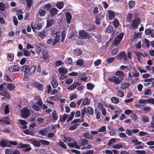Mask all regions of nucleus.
<instances>
[{
  "instance_id": "6e6552de",
  "label": "nucleus",
  "mask_w": 154,
  "mask_h": 154,
  "mask_svg": "<svg viewBox=\"0 0 154 154\" xmlns=\"http://www.w3.org/2000/svg\"><path fill=\"white\" fill-rule=\"evenodd\" d=\"M79 38L81 39H84L86 38L88 34L87 32L84 30H82L79 32Z\"/></svg>"
},
{
  "instance_id": "864d4df0",
  "label": "nucleus",
  "mask_w": 154,
  "mask_h": 154,
  "mask_svg": "<svg viewBox=\"0 0 154 154\" xmlns=\"http://www.w3.org/2000/svg\"><path fill=\"white\" fill-rule=\"evenodd\" d=\"M123 145L121 144H118L112 146V148L116 149H119L120 148L122 147Z\"/></svg>"
},
{
  "instance_id": "39448f33",
  "label": "nucleus",
  "mask_w": 154,
  "mask_h": 154,
  "mask_svg": "<svg viewBox=\"0 0 154 154\" xmlns=\"http://www.w3.org/2000/svg\"><path fill=\"white\" fill-rule=\"evenodd\" d=\"M21 114L23 118H26L30 116L29 111L26 108H24L21 111Z\"/></svg>"
},
{
  "instance_id": "c03bdc74",
  "label": "nucleus",
  "mask_w": 154,
  "mask_h": 154,
  "mask_svg": "<svg viewBox=\"0 0 154 154\" xmlns=\"http://www.w3.org/2000/svg\"><path fill=\"white\" fill-rule=\"evenodd\" d=\"M66 32L65 30L62 31L61 33V42H63L65 40L66 36Z\"/></svg>"
},
{
  "instance_id": "4d7b16f0",
  "label": "nucleus",
  "mask_w": 154,
  "mask_h": 154,
  "mask_svg": "<svg viewBox=\"0 0 154 154\" xmlns=\"http://www.w3.org/2000/svg\"><path fill=\"white\" fill-rule=\"evenodd\" d=\"M78 125V124H75L73 125L70 126L69 128V129L70 130H74L76 128V127H77Z\"/></svg>"
},
{
  "instance_id": "4be33fe9",
  "label": "nucleus",
  "mask_w": 154,
  "mask_h": 154,
  "mask_svg": "<svg viewBox=\"0 0 154 154\" xmlns=\"http://www.w3.org/2000/svg\"><path fill=\"white\" fill-rule=\"evenodd\" d=\"M68 117V114H64L63 115V117H62V115L60 116V121L61 122H65L66 119Z\"/></svg>"
},
{
  "instance_id": "c85d7f7f",
  "label": "nucleus",
  "mask_w": 154,
  "mask_h": 154,
  "mask_svg": "<svg viewBox=\"0 0 154 154\" xmlns=\"http://www.w3.org/2000/svg\"><path fill=\"white\" fill-rule=\"evenodd\" d=\"M30 142L35 146L39 147L41 145L40 141L39 142L36 140H33L32 141H31Z\"/></svg>"
},
{
  "instance_id": "9d476101",
  "label": "nucleus",
  "mask_w": 154,
  "mask_h": 154,
  "mask_svg": "<svg viewBox=\"0 0 154 154\" xmlns=\"http://www.w3.org/2000/svg\"><path fill=\"white\" fill-rule=\"evenodd\" d=\"M9 116L5 117L3 118L2 119L0 120V123L1 124H2L4 123L7 125H9L10 122H9Z\"/></svg>"
},
{
  "instance_id": "338daca9",
  "label": "nucleus",
  "mask_w": 154,
  "mask_h": 154,
  "mask_svg": "<svg viewBox=\"0 0 154 154\" xmlns=\"http://www.w3.org/2000/svg\"><path fill=\"white\" fill-rule=\"evenodd\" d=\"M0 146L3 147H4L7 146V143L5 141L2 140L0 142Z\"/></svg>"
},
{
  "instance_id": "1a4fd4ad",
  "label": "nucleus",
  "mask_w": 154,
  "mask_h": 154,
  "mask_svg": "<svg viewBox=\"0 0 154 154\" xmlns=\"http://www.w3.org/2000/svg\"><path fill=\"white\" fill-rule=\"evenodd\" d=\"M98 106L99 110L101 111L102 115L105 116L106 114V109L103 107V104L100 103H99Z\"/></svg>"
},
{
  "instance_id": "f8f14e48",
  "label": "nucleus",
  "mask_w": 154,
  "mask_h": 154,
  "mask_svg": "<svg viewBox=\"0 0 154 154\" xmlns=\"http://www.w3.org/2000/svg\"><path fill=\"white\" fill-rule=\"evenodd\" d=\"M8 70L10 72H14L18 71L19 70V68L17 66L15 65L10 66L8 68Z\"/></svg>"
},
{
  "instance_id": "dca6fc26",
  "label": "nucleus",
  "mask_w": 154,
  "mask_h": 154,
  "mask_svg": "<svg viewBox=\"0 0 154 154\" xmlns=\"http://www.w3.org/2000/svg\"><path fill=\"white\" fill-rule=\"evenodd\" d=\"M51 84L52 87L54 88H57L58 85V82L56 79L54 77L52 78Z\"/></svg>"
},
{
  "instance_id": "20e7f679",
  "label": "nucleus",
  "mask_w": 154,
  "mask_h": 154,
  "mask_svg": "<svg viewBox=\"0 0 154 154\" xmlns=\"http://www.w3.org/2000/svg\"><path fill=\"white\" fill-rule=\"evenodd\" d=\"M118 59H123L124 61H126L128 60V57L125 51L120 52L117 56Z\"/></svg>"
},
{
  "instance_id": "de8ad7c7",
  "label": "nucleus",
  "mask_w": 154,
  "mask_h": 154,
  "mask_svg": "<svg viewBox=\"0 0 154 154\" xmlns=\"http://www.w3.org/2000/svg\"><path fill=\"white\" fill-rule=\"evenodd\" d=\"M39 141L43 145H49L50 144L49 142L46 140H40Z\"/></svg>"
},
{
  "instance_id": "f257e3e1",
  "label": "nucleus",
  "mask_w": 154,
  "mask_h": 154,
  "mask_svg": "<svg viewBox=\"0 0 154 154\" xmlns=\"http://www.w3.org/2000/svg\"><path fill=\"white\" fill-rule=\"evenodd\" d=\"M116 76L112 75L109 77L108 79L115 84L118 85L120 84L124 79L125 75L122 72L117 71L115 73Z\"/></svg>"
},
{
  "instance_id": "c756f323",
  "label": "nucleus",
  "mask_w": 154,
  "mask_h": 154,
  "mask_svg": "<svg viewBox=\"0 0 154 154\" xmlns=\"http://www.w3.org/2000/svg\"><path fill=\"white\" fill-rule=\"evenodd\" d=\"M51 7V5L50 3H48L44 5L42 7V8L44 9H45L47 11H48L50 10Z\"/></svg>"
},
{
  "instance_id": "a878e982",
  "label": "nucleus",
  "mask_w": 154,
  "mask_h": 154,
  "mask_svg": "<svg viewBox=\"0 0 154 154\" xmlns=\"http://www.w3.org/2000/svg\"><path fill=\"white\" fill-rule=\"evenodd\" d=\"M6 87L9 90L11 91L14 89L15 86L11 83H9L7 84Z\"/></svg>"
},
{
  "instance_id": "680f3d73",
  "label": "nucleus",
  "mask_w": 154,
  "mask_h": 154,
  "mask_svg": "<svg viewBox=\"0 0 154 154\" xmlns=\"http://www.w3.org/2000/svg\"><path fill=\"white\" fill-rule=\"evenodd\" d=\"M63 64V63L61 60H57L55 63V65L56 66H60Z\"/></svg>"
},
{
  "instance_id": "e433bc0d",
  "label": "nucleus",
  "mask_w": 154,
  "mask_h": 154,
  "mask_svg": "<svg viewBox=\"0 0 154 154\" xmlns=\"http://www.w3.org/2000/svg\"><path fill=\"white\" fill-rule=\"evenodd\" d=\"M116 139L114 138L110 139L107 143V144L108 145L111 146L113 144L116 143Z\"/></svg>"
},
{
  "instance_id": "a211bd4d",
  "label": "nucleus",
  "mask_w": 154,
  "mask_h": 154,
  "mask_svg": "<svg viewBox=\"0 0 154 154\" xmlns=\"http://www.w3.org/2000/svg\"><path fill=\"white\" fill-rule=\"evenodd\" d=\"M58 71L60 74H61L65 75L67 72V69L64 66L59 68Z\"/></svg>"
},
{
  "instance_id": "aec40b11",
  "label": "nucleus",
  "mask_w": 154,
  "mask_h": 154,
  "mask_svg": "<svg viewBox=\"0 0 154 154\" xmlns=\"http://www.w3.org/2000/svg\"><path fill=\"white\" fill-rule=\"evenodd\" d=\"M47 13L46 11L44 9L40 8L38 11V13L40 17H43Z\"/></svg>"
},
{
  "instance_id": "58836bf2",
  "label": "nucleus",
  "mask_w": 154,
  "mask_h": 154,
  "mask_svg": "<svg viewBox=\"0 0 154 154\" xmlns=\"http://www.w3.org/2000/svg\"><path fill=\"white\" fill-rule=\"evenodd\" d=\"M142 121L144 122H148L149 121V118L146 115L141 116Z\"/></svg>"
},
{
  "instance_id": "c9c22d12",
  "label": "nucleus",
  "mask_w": 154,
  "mask_h": 154,
  "mask_svg": "<svg viewBox=\"0 0 154 154\" xmlns=\"http://www.w3.org/2000/svg\"><path fill=\"white\" fill-rule=\"evenodd\" d=\"M87 89L89 90H92L94 87V85L90 83H88L87 84Z\"/></svg>"
},
{
  "instance_id": "4468645a",
  "label": "nucleus",
  "mask_w": 154,
  "mask_h": 154,
  "mask_svg": "<svg viewBox=\"0 0 154 154\" xmlns=\"http://www.w3.org/2000/svg\"><path fill=\"white\" fill-rule=\"evenodd\" d=\"M43 58L46 60L48 58V51L47 49H43L42 51Z\"/></svg>"
},
{
  "instance_id": "a19ab883",
  "label": "nucleus",
  "mask_w": 154,
  "mask_h": 154,
  "mask_svg": "<svg viewBox=\"0 0 154 154\" xmlns=\"http://www.w3.org/2000/svg\"><path fill=\"white\" fill-rule=\"evenodd\" d=\"M47 131L45 130H42L38 131V133L42 136H45L47 134Z\"/></svg>"
},
{
  "instance_id": "7ed1b4c3",
  "label": "nucleus",
  "mask_w": 154,
  "mask_h": 154,
  "mask_svg": "<svg viewBox=\"0 0 154 154\" xmlns=\"http://www.w3.org/2000/svg\"><path fill=\"white\" fill-rule=\"evenodd\" d=\"M140 22V19L137 17L135 18L132 22L131 25H129V27L134 29L137 27Z\"/></svg>"
},
{
  "instance_id": "473e14b6",
  "label": "nucleus",
  "mask_w": 154,
  "mask_h": 154,
  "mask_svg": "<svg viewBox=\"0 0 154 154\" xmlns=\"http://www.w3.org/2000/svg\"><path fill=\"white\" fill-rule=\"evenodd\" d=\"M56 5L58 8L60 9H62L64 6V4L63 2H57Z\"/></svg>"
},
{
  "instance_id": "49530a36",
  "label": "nucleus",
  "mask_w": 154,
  "mask_h": 154,
  "mask_svg": "<svg viewBox=\"0 0 154 154\" xmlns=\"http://www.w3.org/2000/svg\"><path fill=\"white\" fill-rule=\"evenodd\" d=\"M58 144L59 146L64 149H66L67 148V147L66 144L62 141L59 142L58 143Z\"/></svg>"
},
{
  "instance_id": "6ab92c4d",
  "label": "nucleus",
  "mask_w": 154,
  "mask_h": 154,
  "mask_svg": "<svg viewBox=\"0 0 154 154\" xmlns=\"http://www.w3.org/2000/svg\"><path fill=\"white\" fill-rule=\"evenodd\" d=\"M85 29L87 31H90L95 29V26L93 25L89 24L86 26Z\"/></svg>"
},
{
  "instance_id": "2f4dec72",
  "label": "nucleus",
  "mask_w": 154,
  "mask_h": 154,
  "mask_svg": "<svg viewBox=\"0 0 154 154\" xmlns=\"http://www.w3.org/2000/svg\"><path fill=\"white\" fill-rule=\"evenodd\" d=\"M22 71H24V72H28V70L29 69V66L28 65H24L20 67Z\"/></svg>"
},
{
  "instance_id": "393cba45",
  "label": "nucleus",
  "mask_w": 154,
  "mask_h": 154,
  "mask_svg": "<svg viewBox=\"0 0 154 154\" xmlns=\"http://www.w3.org/2000/svg\"><path fill=\"white\" fill-rule=\"evenodd\" d=\"M52 116L53 119L52 121L54 122L58 118L57 113L55 110L53 111V112L52 113Z\"/></svg>"
},
{
  "instance_id": "412c9836",
  "label": "nucleus",
  "mask_w": 154,
  "mask_h": 154,
  "mask_svg": "<svg viewBox=\"0 0 154 154\" xmlns=\"http://www.w3.org/2000/svg\"><path fill=\"white\" fill-rule=\"evenodd\" d=\"M26 9L29 10L30 9L33 2L32 0H26Z\"/></svg>"
},
{
  "instance_id": "5701e85b",
  "label": "nucleus",
  "mask_w": 154,
  "mask_h": 154,
  "mask_svg": "<svg viewBox=\"0 0 154 154\" xmlns=\"http://www.w3.org/2000/svg\"><path fill=\"white\" fill-rule=\"evenodd\" d=\"M82 51L79 48L76 49L75 50H74L73 51L74 54L76 56L80 55L82 54Z\"/></svg>"
},
{
  "instance_id": "ddd939ff",
  "label": "nucleus",
  "mask_w": 154,
  "mask_h": 154,
  "mask_svg": "<svg viewBox=\"0 0 154 154\" xmlns=\"http://www.w3.org/2000/svg\"><path fill=\"white\" fill-rule=\"evenodd\" d=\"M36 67L35 66H32L29 69L28 75H33L36 70Z\"/></svg>"
},
{
  "instance_id": "bb28decb",
  "label": "nucleus",
  "mask_w": 154,
  "mask_h": 154,
  "mask_svg": "<svg viewBox=\"0 0 154 154\" xmlns=\"http://www.w3.org/2000/svg\"><path fill=\"white\" fill-rule=\"evenodd\" d=\"M90 102V99L87 97H85V99L83 100L82 103V105H85L89 104Z\"/></svg>"
},
{
  "instance_id": "774afa93",
  "label": "nucleus",
  "mask_w": 154,
  "mask_h": 154,
  "mask_svg": "<svg viewBox=\"0 0 154 154\" xmlns=\"http://www.w3.org/2000/svg\"><path fill=\"white\" fill-rule=\"evenodd\" d=\"M117 94L121 97H123L124 96V92L121 90L119 91L118 92Z\"/></svg>"
},
{
  "instance_id": "72a5a7b5",
  "label": "nucleus",
  "mask_w": 154,
  "mask_h": 154,
  "mask_svg": "<svg viewBox=\"0 0 154 154\" xmlns=\"http://www.w3.org/2000/svg\"><path fill=\"white\" fill-rule=\"evenodd\" d=\"M149 100L150 99H149L147 100L140 99L139 100L138 102L139 103L141 104H146L147 103H149Z\"/></svg>"
},
{
  "instance_id": "79ce46f5",
  "label": "nucleus",
  "mask_w": 154,
  "mask_h": 154,
  "mask_svg": "<svg viewBox=\"0 0 154 154\" xmlns=\"http://www.w3.org/2000/svg\"><path fill=\"white\" fill-rule=\"evenodd\" d=\"M45 32L44 30H42L40 32H39V34L38 35L39 37H40L41 39H43L45 38Z\"/></svg>"
},
{
  "instance_id": "09e8293b",
  "label": "nucleus",
  "mask_w": 154,
  "mask_h": 154,
  "mask_svg": "<svg viewBox=\"0 0 154 154\" xmlns=\"http://www.w3.org/2000/svg\"><path fill=\"white\" fill-rule=\"evenodd\" d=\"M86 112V109L85 107H84L83 109L81 110V117L82 118H84L85 112Z\"/></svg>"
},
{
  "instance_id": "e2e57ef3",
  "label": "nucleus",
  "mask_w": 154,
  "mask_h": 154,
  "mask_svg": "<svg viewBox=\"0 0 154 154\" xmlns=\"http://www.w3.org/2000/svg\"><path fill=\"white\" fill-rule=\"evenodd\" d=\"M35 29L37 30L40 29L42 27V25L41 23L36 24L35 25Z\"/></svg>"
},
{
  "instance_id": "423d86ee",
  "label": "nucleus",
  "mask_w": 154,
  "mask_h": 154,
  "mask_svg": "<svg viewBox=\"0 0 154 154\" xmlns=\"http://www.w3.org/2000/svg\"><path fill=\"white\" fill-rule=\"evenodd\" d=\"M123 33H121L115 38L114 40V45H117L120 43L123 38Z\"/></svg>"
},
{
  "instance_id": "69168bd1",
  "label": "nucleus",
  "mask_w": 154,
  "mask_h": 154,
  "mask_svg": "<svg viewBox=\"0 0 154 154\" xmlns=\"http://www.w3.org/2000/svg\"><path fill=\"white\" fill-rule=\"evenodd\" d=\"M113 24L115 27H117L119 25V23L118 20L115 19L113 21Z\"/></svg>"
},
{
  "instance_id": "2eb2a0df",
  "label": "nucleus",
  "mask_w": 154,
  "mask_h": 154,
  "mask_svg": "<svg viewBox=\"0 0 154 154\" xmlns=\"http://www.w3.org/2000/svg\"><path fill=\"white\" fill-rule=\"evenodd\" d=\"M58 13L57 9L54 8H51L50 10V13L51 16V17H54L55 15L57 14Z\"/></svg>"
},
{
  "instance_id": "0eeeda50",
  "label": "nucleus",
  "mask_w": 154,
  "mask_h": 154,
  "mask_svg": "<svg viewBox=\"0 0 154 154\" xmlns=\"http://www.w3.org/2000/svg\"><path fill=\"white\" fill-rule=\"evenodd\" d=\"M32 85L37 88L40 91L43 90V86L42 84L36 81L33 82L32 84Z\"/></svg>"
},
{
  "instance_id": "cd10ccee",
  "label": "nucleus",
  "mask_w": 154,
  "mask_h": 154,
  "mask_svg": "<svg viewBox=\"0 0 154 154\" xmlns=\"http://www.w3.org/2000/svg\"><path fill=\"white\" fill-rule=\"evenodd\" d=\"M109 17L110 20H112L114 19L115 17V14L113 11L109 10L108 11Z\"/></svg>"
},
{
  "instance_id": "37998d69",
  "label": "nucleus",
  "mask_w": 154,
  "mask_h": 154,
  "mask_svg": "<svg viewBox=\"0 0 154 154\" xmlns=\"http://www.w3.org/2000/svg\"><path fill=\"white\" fill-rule=\"evenodd\" d=\"M111 101L114 103H117L119 102V100L118 98L116 97H113L111 98Z\"/></svg>"
},
{
  "instance_id": "603ef678",
  "label": "nucleus",
  "mask_w": 154,
  "mask_h": 154,
  "mask_svg": "<svg viewBox=\"0 0 154 154\" xmlns=\"http://www.w3.org/2000/svg\"><path fill=\"white\" fill-rule=\"evenodd\" d=\"M113 30V28L112 26H109L106 28V31L108 33H111Z\"/></svg>"
},
{
  "instance_id": "f3484780",
  "label": "nucleus",
  "mask_w": 154,
  "mask_h": 154,
  "mask_svg": "<svg viewBox=\"0 0 154 154\" xmlns=\"http://www.w3.org/2000/svg\"><path fill=\"white\" fill-rule=\"evenodd\" d=\"M66 20L67 23H70L72 18V16L71 13L69 12H67L66 13Z\"/></svg>"
},
{
  "instance_id": "6e6d98bb",
  "label": "nucleus",
  "mask_w": 154,
  "mask_h": 154,
  "mask_svg": "<svg viewBox=\"0 0 154 154\" xmlns=\"http://www.w3.org/2000/svg\"><path fill=\"white\" fill-rule=\"evenodd\" d=\"M103 15H101L100 16V15H98L97 17V25H99L100 24V22L99 20H101L103 19Z\"/></svg>"
},
{
  "instance_id": "b1692460",
  "label": "nucleus",
  "mask_w": 154,
  "mask_h": 154,
  "mask_svg": "<svg viewBox=\"0 0 154 154\" xmlns=\"http://www.w3.org/2000/svg\"><path fill=\"white\" fill-rule=\"evenodd\" d=\"M130 85L129 83L124 82L121 85L120 88L122 89H124L129 87Z\"/></svg>"
},
{
  "instance_id": "13d9d810",
  "label": "nucleus",
  "mask_w": 154,
  "mask_h": 154,
  "mask_svg": "<svg viewBox=\"0 0 154 154\" xmlns=\"http://www.w3.org/2000/svg\"><path fill=\"white\" fill-rule=\"evenodd\" d=\"M49 98L50 100H57L59 99L57 95L53 96H50L49 97Z\"/></svg>"
},
{
  "instance_id": "0e129e2a",
  "label": "nucleus",
  "mask_w": 154,
  "mask_h": 154,
  "mask_svg": "<svg viewBox=\"0 0 154 154\" xmlns=\"http://www.w3.org/2000/svg\"><path fill=\"white\" fill-rule=\"evenodd\" d=\"M4 111L5 113L6 114H8L9 112V107L8 105H7L5 106Z\"/></svg>"
},
{
  "instance_id": "8fccbe9b",
  "label": "nucleus",
  "mask_w": 154,
  "mask_h": 154,
  "mask_svg": "<svg viewBox=\"0 0 154 154\" xmlns=\"http://www.w3.org/2000/svg\"><path fill=\"white\" fill-rule=\"evenodd\" d=\"M23 132L26 134L27 135H32L33 134V132L27 129L23 131Z\"/></svg>"
},
{
  "instance_id": "7c9ffc66",
  "label": "nucleus",
  "mask_w": 154,
  "mask_h": 154,
  "mask_svg": "<svg viewBox=\"0 0 154 154\" xmlns=\"http://www.w3.org/2000/svg\"><path fill=\"white\" fill-rule=\"evenodd\" d=\"M54 23V21L53 20L50 19L48 20L47 22L46 26L47 27H50L52 25V24Z\"/></svg>"
},
{
  "instance_id": "9b49d317",
  "label": "nucleus",
  "mask_w": 154,
  "mask_h": 154,
  "mask_svg": "<svg viewBox=\"0 0 154 154\" xmlns=\"http://www.w3.org/2000/svg\"><path fill=\"white\" fill-rule=\"evenodd\" d=\"M145 33L146 35H150L152 38H154V30L152 29H147L145 30Z\"/></svg>"
},
{
  "instance_id": "f03ea898",
  "label": "nucleus",
  "mask_w": 154,
  "mask_h": 154,
  "mask_svg": "<svg viewBox=\"0 0 154 154\" xmlns=\"http://www.w3.org/2000/svg\"><path fill=\"white\" fill-rule=\"evenodd\" d=\"M17 148H23V151L24 152H28L30 151L32 149V148L30 147V145L29 144H23L20 143L18 146L16 147Z\"/></svg>"
},
{
  "instance_id": "a18cd8bd",
  "label": "nucleus",
  "mask_w": 154,
  "mask_h": 154,
  "mask_svg": "<svg viewBox=\"0 0 154 154\" xmlns=\"http://www.w3.org/2000/svg\"><path fill=\"white\" fill-rule=\"evenodd\" d=\"M87 111L91 115H92L94 114L93 109L90 106H88V107Z\"/></svg>"
},
{
  "instance_id": "bf43d9fd",
  "label": "nucleus",
  "mask_w": 154,
  "mask_h": 154,
  "mask_svg": "<svg viewBox=\"0 0 154 154\" xmlns=\"http://www.w3.org/2000/svg\"><path fill=\"white\" fill-rule=\"evenodd\" d=\"M46 90H47V93L49 94L51 92L52 88L50 85H47L46 87Z\"/></svg>"
},
{
  "instance_id": "f704fd0d",
  "label": "nucleus",
  "mask_w": 154,
  "mask_h": 154,
  "mask_svg": "<svg viewBox=\"0 0 154 154\" xmlns=\"http://www.w3.org/2000/svg\"><path fill=\"white\" fill-rule=\"evenodd\" d=\"M83 137L85 138L89 139H92V136L88 131L86 132L83 135Z\"/></svg>"
},
{
  "instance_id": "5fc2aeb1",
  "label": "nucleus",
  "mask_w": 154,
  "mask_h": 154,
  "mask_svg": "<svg viewBox=\"0 0 154 154\" xmlns=\"http://www.w3.org/2000/svg\"><path fill=\"white\" fill-rule=\"evenodd\" d=\"M132 19V14L131 13H129L127 17V20L128 22H131Z\"/></svg>"
},
{
  "instance_id": "3c124183",
  "label": "nucleus",
  "mask_w": 154,
  "mask_h": 154,
  "mask_svg": "<svg viewBox=\"0 0 154 154\" xmlns=\"http://www.w3.org/2000/svg\"><path fill=\"white\" fill-rule=\"evenodd\" d=\"M4 79L7 82H11L12 81V80L9 76L7 75H5L4 77Z\"/></svg>"
},
{
  "instance_id": "4c0bfd02",
  "label": "nucleus",
  "mask_w": 154,
  "mask_h": 154,
  "mask_svg": "<svg viewBox=\"0 0 154 154\" xmlns=\"http://www.w3.org/2000/svg\"><path fill=\"white\" fill-rule=\"evenodd\" d=\"M6 6L5 4L2 2H0V11H4L5 9Z\"/></svg>"
},
{
  "instance_id": "052dcab7",
  "label": "nucleus",
  "mask_w": 154,
  "mask_h": 154,
  "mask_svg": "<svg viewBox=\"0 0 154 154\" xmlns=\"http://www.w3.org/2000/svg\"><path fill=\"white\" fill-rule=\"evenodd\" d=\"M23 50L24 51V54L26 56H31V53L29 52L26 49H23Z\"/></svg>"
},
{
  "instance_id": "ea45409f",
  "label": "nucleus",
  "mask_w": 154,
  "mask_h": 154,
  "mask_svg": "<svg viewBox=\"0 0 154 154\" xmlns=\"http://www.w3.org/2000/svg\"><path fill=\"white\" fill-rule=\"evenodd\" d=\"M84 64L83 60L81 59H79L76 61V65L78 66H82Z\"/></svg>"
}]
</instances>
